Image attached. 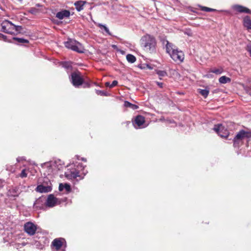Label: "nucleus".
<instances>
[{"instance_id":"obj_1","label":"nucleus","mask_w":251,"mask_h":251,"mask_svg":"<svg viewBox=\"0 0 251 251\" xmlns=\"http://www.w3.org/2000/svg\"><path fill=\"white\" fill-rule=\"evenodd\" d=\"M140 45L145 50L151 53L155 51L156 42L153 36L146 34L141 38Z\"/></svg>"},{"instance_id":"obj_2","label":"nucleus","mask_w":251,"mask_h":251,"mask_svg":"<svg viewBox=\"0 0 251 251\" xmlns=\"http://www.w3.org/2000/svg\"><path fill=\"white\" fill-rule=\"evenodd\" d=\"M166 46L167 52L175 61L181 62L183 61L184 55L182 51L175 49L174 45L169 42H167Z\"/></svg>"},{"instance_id":"obj_3","label":"nucleus","mask_w":251,"mask_h":251,"mask_svg":"<svg viewBox=\"0 0 251 251\" xmlns=\"http://www.w3.org/2000/svg\"><path fill=\"white\" fill-rule=\"evenodd\" d=\"M62 167L60 160L45 163L43 165V167L48 169V174L55 173L57 171L62 169Z\"/></svg>"},{"instance_id":"obj_4","label":"nucleus","mask_w":251,"mask_h":251,"mask_svg":"<svg viewBox=\"0 0 251 251\" xmlns=\"http://www.w3.org/2000/svg\"><path fill=\"white\" fill-rule=\"evenodd\" d=\"M65 46L68 49H71L72 50L79 53H82L84 50L82 45L74 40L70 39H68L67 41L65 42Z\"/></svg>"},{"instance_id":"obj_5","label":"nucleus","mask_w":251,"mask_h":251,"mask_svg":"<svg viewBox=\"0 0 251 251\" xmlns=\"http://www.w3.org/2000/svg\"><path fill=\"white\" fill-rule=\"evenodd\" d=\"M250 137H251V131H245L244 130H240L233 139L234 146H238L242 140Z\"/></svg>"},{"instance_id":"obj_6","label":"nucleus","mask_w":251,"mask_h":251,"mask_svg":"<svg viewBox=\"0 0 251 251\" xmlns=\"http://www.w3.org/2000/svg\"><path fill=\"white\" fill-rule=\"evenodd\" d=\"M84 167L81 165H78L77 166V170L73 169V170L68 171L65 173V176L69 179H72L73 178H75L77 177H79L80 175L79 174L80 173L79 169L80 168L81 169V171H82L81 174L85 175L87 173V171H84Z\"/></svg>"},{"instance_id":"obj_7","label":"nucleus","mask_w":251,"mask_h":251,"mask_svg":"<svg viewBox=\"0 0 251 251\" xmlns=\"http://www.w3.org/2000/svg\"><path fill=\"white\" fill-rule=\"evenodd\" d=\"M51 246L56 251H65L66 242L64 238H58L53 240Z\"/></svg>"},{"instance_id":"obj_8","label":"nucleus","mask_w":251,"mask_h":251,"mask_svg":"<svg viewBox=\"0 0 251 251\" xmlns=\"http://www.w3.org/2000/svg\"><path fill=\"white\" fill-rule=\"evenodd\" d=\"M15 25L7 20L3 21L1 23V29L8 34H14Z\"/></svg>"},{"instance_id":"obj_9","label":"nucleus","mask_w":251,"mask_h":251,"mask_svg":"<svg viewBox=\"0 0 251 251\" xmlns=\"http://www.w3.org/2000/svg\"><path fill=\"white\" fill-rule=\"evenodd\" d=\"M71 81L75 87H78L82 85L84 80L79 72H74L71 75Z\"/></svg>"},{"instance_id":"obj_10","label":"nucleus","mask_w":251,"mask_h":251,"mask_svg":"<svg viewBox=\"0 0 251 251\" xmlns=\"http://www.w3.org/2000/svg\"><path fill=\"white\" fill-rule=\"evenodd\" d=\"M213 129L214 131L222 137L226 138L229 135L228 131L222 125L218 124L215 125Z\"/></svg>"},{"instance_id":"obj_11","label":"nucleus","mask_w":251,"mask_h":251,"mask_svg":"<svg viewBox=\"0 0 251 251\" xmlns=\"http://www.w3.org/2000/svg\"><path fill=\"white\" fill-rule=\"evenodd\" d=\"M36 191L39 193H48L51 191L52 186L50 182L47 183H43L38 185L36 188Z\"/></svg>"},{"instance_id":"obj_12","label":"nucleus","mask_w":251,"mask_h":251,"mask_svg":"<svg viewBox=\"0 0 251 251\" xmlns=\"http://www.w3.org/2000/svg\"><path fill=\"white\" fill-rule=\"evenodd\" d=\"M25 232L29 235H33L37 230V226L31 222H27L24 225Z\"/></svg>"},{"instance_id":"obj_13","label":"nucleus","mask_w":251,"mask_h":251,"mask_svg":"<svg viewBox=\"0 0 251 251\" xmlns=\"http://www.w3.org/2000/svg\"><path fill=\"white\" fill-rule=\"evenodd\" d=\"M133 125L135 128H141L145 127L147 125L145 124L144 118L141 116H138L133 122Z\"/></svg>"},{"instance_id":"obj_14","label":"nucleus","mask_w":251,"mask_h":251,"mask_svg":"<svg viewBox=\"0 0 251 251\" xmlns=\"http://www.w3.org/2000/svg\"><path fill=\"white\" fill-rule=\"evenodd\" d=\"M60 201L53 195H50L46 201V206L49 207H52L60 203Z\"/></svg>"},{"instance_id":"obj_15","label":"nucleus","mask_w":251,"mask_h":251,"mask_svg":"<svg viewBox=\"0 0 251 251\" xmlns=\"http://www.w3.org/2000/svg\"><path fill=\"white\" fill-rule=\"evenodd\" d=\"M70 15V12L67 10H63L58 12L56 14V17L60 20H62L65 18H68Z\"/></svg>"},{"instance_id":"obj_16","label":"nucleus","mask_w":251,"mask_h":251,"mask_svg":"<svg viewBox=\"0 0 251 251\" xmlns=\"http://www.w3.org/2000/svg\"><path fill=\"white\" fill-rule=\"evenodd\" d=\"M20 193V191L17 187H12L10 188L8 192L7 195L9 197H16L18 196V195Z\"/></svg>"},{"instance_id":"obj_17","label":"nucleus","mask_w":251,"mask_h":251,"mask_svg":"<svg viewBox=\"0 0 251 251\" xmlns=\"http://www.w3.org/2000/svg\"><path fill=\"white\" fill-rule=\"evenodd\" d=\"M233 9L236 11L240 12V13H250L251 11L248 8L240 5H235L233 6Z\"/></svg>"},{"instance_id":"obj_18","label":"nucleus","mask_w":251,"mask_h":251,"mask_svg":"<svg viewBox=\"0 0 251 251\" xmlns=\"http://www.w3.org/2000/svg\"><path fill=\"white\" fill-rule=\"evenodd\" d=\"M86 3V1L79 0L75 3L76 9L78 11H80L83 9V6Z\"/></svg>"},{"instance_id":"obj_19","label":"nucleus","mask_w":251,"mask_h":251,"mask_svg":"<svg viewBox=\"0 0 251 251\" xmlns=\"http://www.w3.org/2000/svg\"><path fill=\"white\" fill-rule=\"evenodd\" d=\"M243 24L248 29H251V20L248 16H246L244 18Z\"/></svg>"},{"instance_id":"obj_20","label":"nucleus","mask_w":251,"mask_h":251,"mask_svg":"<svg viewBox=\"0 0 251 251\" xmlns=\"http://www.w3.org/2000/svg\"><path fill=\"white\" fill-rule=\"evenodd\" d=\"M219 81L220 83L226 84L230 82L231 79L226 76H222L219 78Z\"/></svg>"},{"instance_id":"obj_21","label":"nucleus","mask_w":251,"mask_h":251,"mask_svg":"<svg viewBox=\"0 0 251 251\" xmlns=\"http://www.w3.org/2000/svg\"><path fill=\"white\" fill-rule=\"evenodd\" d=\"M124 106L126 108H128L132 109H136L139 108L137 105L132 104L127 101H125Z\"/></svg>"},{"instance_id":"obj_22","label":"nucleus","mask_w":251,"mask_h":251,"mask_svg":"<svg viewBox=\"0 0 251 251\" xmlns=\"http://www.w3.org/2000/svg\"><path fill=\"white\" fill-rule=\"evenodd\" d=\"M198 91L201 95H202L205 98H206L207 97L209 93V91L207 89H199L198 90Z\"/></svg>"},{"instance_id":"obj_23","label":"nucleus","mask_w":251,"mask_h":251,"mask_svg":"<svg viewBox=\"0 0 251 251\" xmlns=\"http://www.w3.org/2000/svg\"><path fill=\"white\" fill-rule=\"evenodd\" d=\"M223 72V69L222 68L211 69L209 72L214 73L216 75H220Z\"/></svg>"},{"instance_id":"obj_24","label":"nucleus","mask_w":251,"mask_h":251,"mask_svg":"<svg viewBox=\"0 0 251 251\" xmlns=\"http://www.w3.org/2000/svg\"><path fill=\"white\" fill-rule=\"evenodd\" d=\"M126 59L128 62L133 63L135 62L136 58L135 57L130 54H128L126 55Z\"/></svg>"},{"instance_id":"obj_25","label":"nucleus","mask_w":251,"mask_h":251,"mask_svg":"<svg viewBox=\"0 0 251 251\" xmlns=\"http://www.w3.org/2000/svg\"><path fill=\"white\" fill-rule=\"evenodd\" d=\"M14 40L17 41L20 43H27L28 41L24 38H14Z\"/></svg>"},{"instance_id":"obj_26","label":"nucleus","mask_w":251,"mask_h":251,"mask_svg":"<svg viewBox=\"0 0 251 251\" xmlns=\"http://www.w3.org/2000/svg\"><path fill=\"white\" fill-rule=\"evenodd\" d=\"M99 26L100 28H103L104 30L105 31V32L109 35H111V34L110 33V32L109 31V30L108 29V28L104 25H103L102 24H99Z\"/></svg>"},{"instance_id":"obj_27","label":"nucleus","mask_w":251,"mask_h":251,"mask_svg":"<svg viewBox=\"0 0 251 251\" xmlns=\"http://www.w3.org/2000/svg\"><path fill=\"white\" fill-rule=\"evenodd\" d=\"M157 74L160 77H163V76H166L167 75L166 72H165L164 71H157Z\"/></svg>"},{"instance_id":"obj_28","label":"nucleus","mask_w":251,"mask_h":251,"mask_svg":"<svg viewBox=\"0 0 251 251\" xmlns=\"http://www.w3.org/2000/svg\"><path fill=\"white\" fill-rule=\"evenodd\" d=\"M22 27L21 26H16L15 25L14 28V34L16 33H21L22 30Z\"/></svg>"},{"instance_id":"obj_29","label":"nucleus","mask_w":251,"mask_h":251,"mask_svg":"<svg viewBox=\"0 0 251 251\" xmlns=\"http://www.w3.org/2000/svg\"><path fill=\"white\" fill-rule=\"evenodd\" d=\"M27 171L26 169L23 170L21 173L20 175V176L22 178L26 177L27 175Z\"/></svg>"},{"instance_id":"obj_30","label":"nucleus","mask_w":251,"mask_h":251,"mask_svg":"<svg viewBox=\"0 0 251 251\" xmlns=\"http://www.w3.org/2000/svg\"><path fill=\"white\" fill-rule=\"evenodd\" d=\"M96 94L100 96H106V93L104 91L101 90H96Z\"/></svg>"},{"instance_id":"obj_31","label":"nucleus","mask_w":251,"mask_h":251,"mask_svg":"<svg viewBox=\"0 0 251 251\" xmlns=\"http://www.w3.org/2000/svg\"><path fill=\"white\" fill-rule=\"evenodd\" d=\"M71 62H66L63 63V66L66 68H69L71 67Z\"/></svg>"},{"instance_id":"obj_32","label":"nucleus","mask_w":251,"mask_h":251,"mask_svg":"<svg viewBox=\"0 0 251 251\" xmlns=\"http://www.w3.org/2000/svg\"><path fill=\"white\" fill-rule=\"evenodd\" d=\"M64 189H65L67 192H69L71 191V187L69 184L65 183L64 185Z\"/></svg>"},{"instance_id":"obj_33","label":"nucleus","mask_w":251,"mask_h":251,"mask_svg":"<svg viewBox=\"0 0 251 251\" xmlns=\"http://www.w3.org/2000/svg\"><path fill=\"white\" fill-rule=\"evenodd\" d=\"M202 10L206 11V12H211L215 11V10L212 8H208L207 7H203L201 9Z\"/></svg>"},{"instance_id":"obj_34","label":"nucleus","mask_w":251,"mask_h":251,"mask_svg":"<svg viewBox=\"0 0 251 251\" xmlns=\"http://www.w3.org/2000/svg\"><path fill=\"white\" fill-rule=\"evenodd\" d=\"M118 84V81L117 80H114L112 82L111 84H110V85H109L110 88H112L115 86H116Z\"/></svg>"},{"instance_id":"obj_35","label":"nucleus","mask_w":251,"mask_h":251,"mask_svg":"<svg viewBox=\"0 0 251 251\" xmlns=\"http://www.w3.org/2000/svg\"><path fill=\"white\" fill-rule=\"evenodd\" d=\"M247 50L249 52L250 56H251V43L247 45Z\"/></svg>"},{"instance_id":"obj_36","label":"nucleus","mask_w":251,"mask_h":251,"mask_svg":"<svg viewBox=\"0 0 251 251\" xmlns=\"http://www.w3.org/2000/svg\"><path fill=\"white\" fill-rule=\"evenodd\" d=\"M64 184H62V183L59 184V190L60 191H63L64 189Z\"/></svg>"},{"instance_id":"obj_37","label":"nucleus","mask_w":251,"mask_h":251,"mask_svg":"<svg viewBox=\"0 0 251 251\" xmlns=\"http://www.w3.org/2000/svg\"><path fill=\"white\" fill-rule=\"evenodd\" d=\"M185 33L189 36H192V33L191 31H186Z\"/></svg>"},{"instance_id":"obj_38","label":"nucleus","mask_w":251,"mask_h":251,"mask_svg":"<svg viewBox=\"0 0 251 251\" xmlns=\"http://www.w3.org/2000/svg\"><path fill=\"white\" fill-rule=\"evenodd\" d=\"M157 85L160 88L163 87V84L162 82H156Z\"/></svg>"},{"instance_id":"obj_39","label":"nucleus","mask_w":251,"mask_h":251,"mask_svg":"<svg viewBox=\"0 0 251 251\" xmlns=\"http://www.w3.org/2000/svg\"><path fill=\"white\" fill-rule=\"evenodd\" d=\"M76 157L77 158V159H78V160L81 159L82 161H83L84 162L86 161V159L85 158H81V159H79L78 156H76Z\"/></svg>"},{"instance_id":"obj_40","label":"nucleus","mask_w":251,"mask_h":251,"mask_svg":"<svg viewBox=\"0 0 251 251\" xmlns=\"http://www.w3.org/2000/svg\"><path fill=\"white\" fill-rule=\"evenodd\" d=\"M23 159V158L22 157H18L17 158V161L18 162H20L21 160H22Z\"/></svg>"},{"instance_id":"obj_41","label":"nucleus","mask_w":251,"mask_h":251,"mask_svg":"<svg viewBox=\"0 0 251 251\" xmlns=\"http://www.w3.org/2000/svg\"><path fill=\"white\" fill-rule=\"evenodd\" d=\"M105 85H106V86H109V85H110V83H109V82H106V83H105Z\"/></svg>"},{"instance_id":"obj_42","label":"nucleus","mask_w":251,"mask_h":251,"mask_svg":"<svg viewBox=\"0 0 251 251\" xmlns=\"http://www.w3.org/2000/svg\"><path fill=\"white\" fill-rule=\"evenodd\" d=\"M0 37H1V38H3V39H5V36H4L3 35L1 34Z\"/></svg>"},{"instance_id":"obj_43","label":"nucleus","mask_w":251,"mask_h":251,"mask_svg":"<svg viewBox=\"0 0 251 251\" xmlns=\"http://www.w3.org/2000/svg\"><path fill=\"white\" fill-rule=\"evenodd\" d=\"M19 1H21L22 0H19Z\"/></svg>"}]
</instances>
